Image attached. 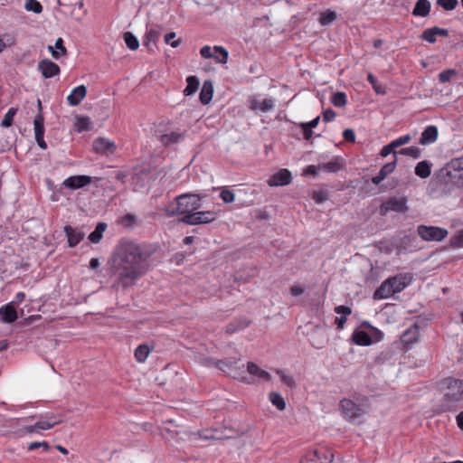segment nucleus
Here are the masks:
<instances>
[{
  "instance_id": "1",
  "label": "nucleus",
  "mask_w": 463,
  "mask_h": 463,
  "mask_svg": "<svg viewBox=\"0 0 463 463\" xmlns=\"http://www.w3.org/2000/svg\"><path fill=\"white\" fill-rule=\"evenodd\" d=\"M155 251L156 249L152 245L121 240L111 256L115 272L113 288L126 290L134 287L150 270V258Z\"/></svg>"
},
{
  "instance_id": "2",
  "label": "nucleus",
  "mask_w": 463,
  "mask_h": 463,
  "mask_svg": "<svg viewBox=\"0 0 463 463\" xmlns=\"http://www.w3.org/2000/svg\"><path fill=\"white\" fill-rule=\"evenodd\" d=\"M440 389L444 392V397L442 402L435 409V412L441 414L456 411L458 403L463 401V380L445 378L440 383Z\"/></svg>"
},
{
  "instance_id": "3",
  "label": "nucleus",
  "mask_w": 463,
  "mask_h": 463,
  "mask_svg": "<svg viewBox=\"0 0 463 463\" xmlns=\"http://www.w3.org/2000/svg\"><path fill=\"white\" fill-rule=\"evenodd\" d=\"M200 197L197 194H184L176 197L175 203H171L165 208L168 216L186 215L201 207Z\"/></svg>"
},
{
  "instance_id": "4",
  "label": "nucleus",
  "mask_w": 463,
  "mask_h": 463,
  "mask_svg": "<svg viewBox=\"0 0 463 463\" xmlns=\"http://www.w3.org/2000/svg\"><path fill=\"white\" fill-rule=\"evenodd\" d=\"M340 410L343 416L350 420L355 421L369 411L368 400L365 397L355 400L345 398L340 401Z\"/></svg>"
},
{
  "instance_id": "5",
  "label": "nucleus",
  "mask_w": 463,
  "mask_h": 463,
  "mask_svg": "<svg viewBox=\"0 0 463 463\" xmlns=\"http://www.w3.org/2000/svg\"><path fill=\"white\" fill-rule=\"evenodd\" d=\"M405 288V277L395 276L386 279L373 294L375 299H384Z\"/></svg>"
},
{
  "instance_id": "6",
  "label": "nucleus",
  "mask_w": 463,
  "mask_h": 463,
  "mask_svg": "<svg viewBox=\"0 0 463 463\" xmlns=\"http://www.w3.org/2000/svg\"><path fill=\"white\" fill-rule=\"evenodd\" d=\"M445 169L448 182L458 187H463V157L451 159Z\"/></svg>"
},
{
  "instance_id": "7",
  "label": "nucleus",
  "mask_w": 463,
  "mask_h": 463,
  "mask_svg": "<svg viewBox=\"0 0 463 463\" xmlns=\"http://www.w3.org/2000/svg\"><path fill=\"white\" fill-rule=\"evenodd\" d=\"M238 364L239 360L233 358L219 360L213 363V364L224 373L232 376L234 379L245 382L246 378L244 376V371L242 366H240Z\"/></svg>"
},
{
  "instance_id": "8",
  "label": "nucleus",
  "mask_w": 463,
  "mask_h": 463,
  "mask_svg": "<svg viewBox=\"0 0 463 463\" xmlns=\"http://www.w3.org/2000/svg\"><path fill=\"white\" fill-rule=\"evenodd\" d=\"M427 320L420 316L407 317V350L409 345L418 341L420 331L427 326Z\"/></svg>"
},
{
  "instance_id": "9",
  "label": "nucleus",
  "mask_w": 463,
  "mask_h": 463,
  "mask_svg": "<svg viewBox=\"0 0 463 463\" xmlns=\"http://www.w3.org/2000/svg\"><path fill=\"white\" fill-rule=\"evenodd\" d=\"M418 233L424 241H441L447 237L448 231L440 227L420 225Z\"/></svg>"
},
{
  "instance_id": "10",
  "label": "nucleus",
  "mask_w": 463,
  "mask_h": 463,
  "mask_svg": "<svg viewBox=\"0 0 463 463\" xmlns=\"http://www.w3.org/2000/svg\"><path fill=\"white\" fill-rule=\"evenodd\" d=\"M216 219V213L213 211L206 212H194L186 214L182 218L184 223L189 225H196L202 223H210Z\"/></svg>"
},
{
  "instance_id": "11",
  "label": "nucleus",
  "mask_w": 463,
  "mask_h": 463,
  "mask_svg": "<svg viewBox=\"0 0 463 463\" xmlns=\"http://www.w3.org/2000/svg\"><path fill=\"white\" fill-rule=\"evenodd\" d=\"M39 111L42 110V102L40 99L37 101ZM33 126H34V137L35 140L38 144V146L45 150L47 148V144L43 139L44 136V118L41 112H39L33 120Z\"/></svg>"
},
{
  "instance_id": "12",
  "label": "nucleus",
  "mask_w": 463,
  "mask_h": 463,
  "mask_svg": "<svg viewBox=\"0 0 463 463\" xmlns=\"http://www.w3.org/2000/svg\"><path fill=\"white\" fill-rule=\"evenodd\" d=\"M92 182L91 176L89 175H72L66 178L62 185L71 190H76L89 185Z\"/></svg>"
},
{
  "instance_id": "13",
  "label": "nucleus",
  "mask_w": 463,
  "mask_h": 463,
  "mask_svg": "<svg viewBox=\"0 0 463 463\" xmlns=\"http://www.w3.org/2000/svg\"><path fill=\"white\" fill-rule=\"evenodd\" d=\"M38 71L45 79H50L60 74V67L49 59H43L38 62Z\"/></svg>"
},
{
  "instance_id": "14",
  "label": "nucleus",
  "mask_w": 463,
  "mask_h": 463,
  "mask_svg": "<svg viewBox=\"0 0 463 463\" xmlns=\"http://www.w3.org/2000/svg\"><path fill=\"white\" fill-rule=\"evenodd\" d=\"M405 210V200L392 198L382 203L379 213L381 215H386L390 212L401 213Z\"/></svg>"
},
{
  "instance_id": "15",
  "label": "nucleus",
  "mask_w": 463,
  "mask_h": 463,
  "mask_svg": "<svg viewBox=\"0 0 463 463\" xmlns=\"http://www.w3.org/2000/svg\"><path fill=\"white\" fill-rule=\"evenodd\" d=\"M93 149L99 154L111 155L116 150V145L113 141L105 138L98 137L93 141Z\"/></svg>"
},
{
  "instance_id": "16",
  "label": "nucleus",
  "mask_w": 463,
  "mask_h": 463,
  "mask_svg": "<svg viewBox=\"0 0 463 463\" xmlns=\"http://www.w3.org/2000/svg\"><path fill=\"white\" fill-rule=\"evenodd\" d=\"M292 181L291 173L288 169H280L268 180L269 186H283Z\"/></svg>"
},
{
  "instance_id": "17",
  "label": "nucleus",
  "mask_w": 463,
  "mask_h": 463,
  "mask_svg": "<svg viewBox=\"0 0 463 463\" xmlns=\"http://www.w3.org/2000/svg\"><path fill=\"white\" fill-rule=\"evenodd\" d=\"M193 439H203V440H211V439H222L229 438L227 435H222L220 434V431L218 429H205L202 430H198L197 432L192 433Z\"/></svg>"
},
{
  "instance_id": "18",
  "label": "nucleus",
  "mask_w": 463,
  "mask_h": 463,
  "mask_svg": "<svg viewBox=\"0 0 463 463\" xmlns=\"http://www.w3.org/2000/svg\"><path fill=\"white\" fill-rule=\"evenodd\" d=\"M449 35V31L444 28H439L438 26H434L432 28H428L423 31L421 34V39L433 43L437 41V37H447Z\"/></svg>"
},
{
  "instance_id": "19",
  "label": "nucleus",
  "mask_w": 463,
  "mask_h": 463,
  "mask_svg": "<svg viewBox=\"0 0 463 463\" xmlns=\"http://www.w3.org/2000/svg\"><path fill=\"white\" fill-rule=\"evenodd\" d=\"M87 88L85 85H80L74 88L67 97L68 103L72 106H78L86 97Z\"/></svg>"
},
{
  "instance_id": "20",
  "label": "nucleus",
  "mask_w": 463,
  "mask_h": 463,
  "mask_svg": "<svg viewBox=\"0 0 463 463\" xmlns=\"http://www.w3.org/2000/svg\"><path fill=\"white\" fill-rule=\"evenodd\" d=\"M405 143V137H400L396 140L391 142L389 145L383 147L381 150V156L385 157L389 156L390 154L393 153V157L396 160L397 154L404 155L405 154V148H402L398 152H396L394 149L398 146L403 145Z\"/></svg>"
},
{
  "instance_id": "21",
  "label": "nucleus",
  "mask_w": 463,
  "mask_h": 463,
  "mask_svg": "<svg viewBox=\"0 0 463 463\" xmlns=\"http://www.w3.org/2000/svg\"><path fill=\"white\" fill-rule=\"evenodd\" d=\"M18 318L14 302L8 303L0 307V321L3 323H13Z\"/></svg>"
},
{
  "instance_id": "22",
  "label": "nucleus",
  "mask_w": 463,
  "mask_h": 463,
  "mask_svg": "<svg viewBox=\"0 0 463 463\" xmlns=\"http://www.w3.org/2000/svg\"><path fill=\"white\" fill-rule=\"evenodd\" d=\"M61 422V420H58L55 415L51 414L49 416L42 417L39 420H37L35 422V427L37 428V431L40 432L42 430H51Z\"/></svg>"
},
{
  "instance_id": "23",
  "label": "nucleus",
  "mask_w": 463,
  "mask_h": 463,
  "mask_svg": "<svg viewBox=\"0 0 463 463\" xmlns=\"http://www.w3.org/2000/svg\"><path fill=\"white\" fill-rule=\"evenodd\" d=\"M160 31L157 29H149L145 35L144 45L150 51L154 52L156 46V43L160 38Z\"/></svg>"
},
{
  "instance_id": "24",
  "label": "nucleus",
  "mask_w": 463,
  "mask_h": 463,
  "mask_svg": "<svg viewBox=\"0 0 463 463\" xmlns=\"http://www.w3.org/2000/svg\"><path fill=\"white\" fill-rule=\"evenodd\" d=\"M247 372L250 375L257 377L259 380L271 381L272 379L269 373L261 369L260 366H258L256 364L252 362H249L247 364Z\"/></svg>"
},
{
  "instance_id": "25",
  "label": "nucleus",
  "mask_w": 463,
  "mask_h": 463,
  "mask_svg": "<svg viewBox=\"0 0 463 463\" xmlns=\"http://www.w3.org/2000/svg\"><path fill=\"white\" fill-rule=\"evenodd\" d=\"M64 232L68 238V244L70 247H75L83 238L84 233L73 229L71 226H65Z\"/></svg>"
},
{
  "instance_id": "26",
  "label": "nucleus",
  "mask_w": 463,
  "mask_h": 463,
  "mask_svg": "<svg viewBox=\"0 0 463 463\" xmlns=\"http://www.w3.org/2000/svg\"><path fill=\"white\" fill-rule=\"evenodd\" d=\"M344 165V161L340 157H334L326 163H321L318 165V169L329 173L338 172Z\"/></svg>"
},
{
  "instance_id": "27",
  "label": "nucleus",
  "mask_w": 463,
  "mask_h": 463,
  "mask_svg": "<svg viewBox=\"0 0 463 463\" xmlns=\"http://www.w3.org/2000/svg\"><path fill=\"white\" fill-rule=\"evenodd\" d=\"M396 165V160L393 159L392 162L385 164L381 170L379 171L378 175L373 176L372 178V182L374 184H379L383 180H384L388 175L393 172Z\"/></svg>"
},
{
  "instance_id": "28",
  "label": "nucleus",
  "mask_w": 463,
  "mask_h": 463,
  "mask_svg": "<svg viewBox=\"0 0 463 463\" xmlns=\"http://www.w3.org/2000/svg\"><path fill=\"white\" fill-rule=\"evenodd\" d=\"M438 138V128L435 126L427 127L421 133L420 144L428 145L434 143Z\"/></svg>"
},
{
  "instance_id": "29",
  "label": "nucleus",
  "mask_w": 463,
  "mask_h": 463,
  "mask_svg": "<svg viewBox=\"0 0 463 463\" xmlns=\"http://www.w3.org/2000/svg\"><path fill=\"white\" fill-rule=\"evenodd\" d=\"M213 95V86L211 80H205L200 92V101L202 104L206 105L210 103Z\"/></svg>"
},
{
  "instance_id": "30",
  "label": "nucleus",
  "mask_w": 463,
  "mask_h": 463,
  "mask_svg": "<svg viewBox=\"0 0 463 463\" xmlns=\"http://www.w3.org/2000/svg\"><path fill=\"white\" fill-rule=\"evenodd\" d=\"M48 51L55 60H59L61 57L66 56L67 54V50L63 44V40L61 37L55 41L54 46H48Z\"/></svg>"
},
{
  "instance_id": "31",
  "label": "nucleus",
  "mask_w": 463,
  "mask_h": 463,
  "mask_svg": "<svg viewBox=\"0 0 463 463\" xmlns=\"http://www.w3.org/2000/svg\"><path fill=\"white\" fill-rule=\"evenodd\" d=\"M353 342L357 345L367 346L372 345V337L364 331L354 330L352 335Z\"/></svg>"
},
{
  "instance_id": "32",
  "label": "nucleus",
  "mask_w": 463,
  "mask_h": 463,
  "mask_svg": "<svg viewBox=\"0 0 463 463\" xmlns=\"http://www.w3.org/2000/svg\"><path fill=\"white\" fill-rule=\"evenodd\" d=\"M184 139L183 135L178 131H172L170 133L163 134L160 136L159 140L165 146H168L173 144L181 142Z\"/></svg>"
},
{
  "instance_id": "33",
  "label": "nucleus",
  "mask_w": 463,
  "mask_h": 463,
  "mask_svg": "<svg viewBox=\"0 0 463 463\" xmlns=\"http://www.w3.org/2000/svg\"><path fill=\"white\" fill-rule=\"evenodd\" d=\"M430 2L429 0H418L412 11V14L415 16L425 17L430 14Z\"/></svg>"
},
{
  "instance_id": "34",
  "label": "nucleus",
  "mask_w": 463,
  "mask_h": 463,
  "mask_svg": "<svg viewBox=\"0 0 463 463\" xmlns=\"http://www.w3.org/2000/svg\"><path fill=\"white\" fill-rule=\"evenodd\" d=\"M415 174L420 178H427L431 174V164L426 160L420 161L415 167Z\"/></svg>"
},
{
  "instance_id": "35",
  "label": "nucleus",
  "mask_w": 463,
  "mask_h": 463,
  "mask_svg": "<svg viewBox=\"0 0 463 463\" xmlns=\"http://www.w3.org/2000/svg\"><path fill=\"white\" fill-rule=\"evenodd\" d=\"M187 86L184 90L185 96H190L195 93L199 87V80L195 76H189L186 79Z\"/></svg>"
},
{
  "instance_id": "36",
  "label": "nucleus",
  "mask_w": 463,
  "mask_h": 463,
  "mask_svg": "<svg viewBox=\"0 0 463 463\" xmlns=\"http://www.w3.org/2000/svg\"><path fill=\"white\" fill-rule=\"evenodd\" d=\"M106 228H107L106 223H104V222L98 223L95 230L89 235V240L93 243L99 242Z\"/></svg>"
},
{
  "instance_id": "37",
  "label": "nucleus",
  "mask_w": 463,
  "mask_h": 463,
  "mask_svg": "<svg viewBox=\"0 0 463 463\" xmlns=\"http://www.w3.org/2000/svg\"><path fill=\"white\" fill-rule=\"evenodd\" d=\"M91 121L88 117H78L74 128L77 132L87 131L90 129Z\"/></svg>"
},
{
  "instance_id": "38",
  "label": "nucleus",
  "mask_w": 463,
  "mask_h": 463,
  "mask_svg": "<svg viewBox=\"0 0 463 463\" xmlns=\"http://www.w3.org/2000/svg\"><path fill=\"white\" fill-rule=\"evenodd\" d=\"M330 100L335 107L343 108L347 103V97L345 92L338 91L332 95Z\"/></svg>"
},
{
  "instance_id": "39",
  "label": "nucleus",
  "mask_w": 463,
  "mask_h": 463,
  "mask_svg": "<svg viewBox=\"0 0 463 463\" xmlns=\"http://www.w3.org/2000/svg\"><path fill=\"white\" fill-rule=\"evenodd\" d=\"M269 401L278 410L284 411L286 409L284 398L279 392H271L269 393Z\"/></svg>"
},
{
  "instance_id": "40",
  "label": "nucleus",
  "mask_w": 463,
  "mask_h": 463,
  "mask_svg": "<svg viewBox=\"0 0 463 463\" xmlns=\"http://www.w3.org/2000/svg\"><path fill=\"white\" fill-rule=\"evenodd\" d=\"M150 349L146 345H140L135 350V357L139 363H143L146 360Z\"/></svg>"
},
{
  "instance_id": "41",
  "label": "nucleus",
  "mask_w": 463,
  "mask_h": 463,
  "mask_svg": "<svg viewBox=\"0 0 463 463\" xmlns=\"http://www.w3.org/2000/svg\"><path fill=\"white\" fill-rule=\"evenodd\" d=\"M123 38H124V41H125L127 46L130 50L136 51L138 49L139 42L132 33H130V32L125 33L123 35Z\"/></svg>"
},
{
  "instance_id": "42",
  "label": "nucleus",
  "mask_w": 463,
  "mask_h": 463,
  "mask_svg": "<svg viewBox=\"0 0 463 463\" xmlns=\"http://www.w3.org/2000/svg\"><path fill=\"white\" fill-rule=\"evenodd\" d=\"M213 50L217 53L216 55H213L215 61L222 64L227 63L229 56L227 50L222 46H214Z\"/></svg>"
},
{
  "instance_id": "43",
  "label": "nucleus",
  "mask_w": 463,
  "mask_h": 463,
  "mask_svg": "<svg viewBox=\"0 0 463 463\" xmlns=\"http://www.w3.org/2000/svg\"><path fill=\"white\" fill-rule=\"evenodd\" d=\"M336 19V14L334 11L326 10L321 13L319 16V23L322 25H328Z\"/></svg>"
},
{
  "instance_id": "44",
  "label": "nucleus",
  "mask_w": 463,
  "mask_h": 463,
  "mask_svg": "<svg viewBox=\"0 0 463 463\" xmlns=\"http://www.w3.org/2000/svg\"><path fill=\"white\" fill-rule=\"evenodd\" d=\"M24 7L27 11H32L34 14H40L43 11V6L37 0H26Z\"/></svg>"
},
{
  "instance_id": "45",
  "label": "nucleus",
  "mask_w": 463,
  "mask_h": 463,
  "mask_svg": "<svg viewBox=\"0 0 463 463\" xmlns=\"http://www.w3.org/2000/svg\"><path fill=\"white\" fill-rule=\"evenodd\" d=\"M276 373L280 376L282 383L288 387L295 386V380L291 375L286 374L284 371L279 369L276 370Z\"/></svg>"
},
{
  "instance_id": "46",
  "label": "nucleus",
  "mask_w": 463,
  "mask_h": 463,
  "mask_svg": "<svg viewBox=\"0 0 463 463\" xmlns=\"http://www.w3.org/2000/svg\"><path fill=\"white\" fill-rule=\"evenodd\" d=\"M450 245L455 248H463V229L450 238Z\"/></svg>"
},
{
  "instance_id": "47",
  "label": "nucleus",
  "mask_w": 463,
  "mask_h": 463,
  "mask_svg": "<svg viewBox=\"0 0 463 463\" xmlns=\"http://www.w3.org/2000/svg\"><path fill=\"white\" fill-rule=\"evenodd\" d=\"M456 74H457V71H456V70H453V69L442 71L439 74V80L440 83L449 82L451 80V78L453 76H455Z\"/></svg>"
},
{
  "instance_id": "48",
  "label": "nucleus",
  "mask_w": 463,
  "mask_h": 463,
  "mask_svg": "<svg viewBox=\"0 0 463 463\" xmlns=\"http://www.w3.org/2000/svg\"><path fill=\"white\" fill-rule=\"evenodd\" d=\"M16 113V109H14V108H11L6 113L5 115L4 116V118L2 120V123L1 125L4 127V128H8L12 125L13 123V120H14V117Z\"/></svg>"
},
{
  "instance_id": "49",
  "label": "nucleus",
  "mask_w": 463,
  "mask_h": 463,
  "mask_svg": "<svg viewBox=\"0 0 463 463\" xmlns=\"http://www.w3.org/2000/svg\"><path fill=\"white\" fill-rule=\"evenodd\" d=\"M458 4V0H437V5L441 6L446 11L454 10Z\"/></svg>"
},
{
  "instance_id": "50",
  "label": "nucleus",
  "mask_w": 463,
  "mask_h": 463,
  "mask_svg": "<svg viewBox=\"0 0 463 463\" xmlns=\"http://www.w3.org/2000/svg\"><path fill=\"white\" fill-rule=\"evenodd\" d=\"M175 36H176V34L174 32L166 33L165 35V43L166 44H169L173 48L178 47L180 45V43H181V39L174 40L175 38Z\"/></svg>"
},
{
  "instance_id": "51",
  "label": "nucleus",
  "mask_w": 463,
  "mask_h": 463,
  "mask_svg": "<svg viewBox=\"0 0 463 463\" xmlns=\"http://www.w3.org/2000/svg\"><path fill=\"white\" fill-rule=\"evenodd\" d=\"M220 197L226 203H232L235 200L234 193L229 189H222Z\"/></svg>"
},
{
  "instance_id": "52",
  "label": "nucleus",
  "mask_w": 463,
  "mask_h": 463,
  "mask_svg": "<svg viewBox=\"0 0 463 463\" xmlns=\"http://www.w3.org/2000/svg\"><path fill=\"white\" fill-rule=\"evenodd\" d=\"M43 449V450L48 451L50 449V445L46 441H34L31 442L28 445V450H34L36 449Z\"/></svg>"
},
{
  "instance_id": "53",
  "label": "nucleus",
  "mask_w": 463,
  "mask_h": 463,
  "mask_svg": "<svg viewBox=\"0 0 463 463\" xmlns=\"http://www.w3.org/2000/svg\"><path fill=\"white\" fill-rule=\"evenodd\" d=\"M260 110L262 112H268L274 108V100L272 99H266L260 101Z\"/></svg>"
},
{
  "instance_id": "54",
  "label": "nucleus",
  "mask_w": 463,
  "mask_h": 463,
  "mask_svg": "<svg viewBox=\"0 0 463 463\" xmlns=\"http://www.w3.org/2000/svg\"><path fill=\"white\" fill-rule=\"evenodd\" d=\"M136 222L137 217L132 214H127L121 220V223L126 227L133 226L136 223Z\"/></svg>"
},
{
  "instance_id": "55",
  "label": "nucleus",
  "mask_w": 463,
  "mask_h": 463,
  "mask_svg": "<svg viewBox=\"0 0 463 463\" xmlns=\"http://www.w3.org/2000/svg\"><path fill=\"white\" fill-rule=\"evenodd\" d=\"M312 198L317 203H322L327 199L326 194L324 191H315L312 194Z\"/></svg>"
},
{
  "instance_id": "56",
  "label": "nucleus",
  "mask_w": 463,
  "mask_h": 463,
  "mask_svg": "<svg viewBox=\"0 0 463 463\" xmlns=\"http://www.w3.org/2000/svg\"><path fill=\"white\" fill-rule=\"evenodd\" d=\"M335 312L341 316H349L352 313V309L347 306H337L335 307Z\"/></svg>"
},
{
  "instance_id": "57",
  "label": "nucleus",
  "mask_w": 463,
  "mask_h": 463,
  "mask_svg": "<svg viewBox=\"0 0 463 463\" xmlns=\"http://www.w3.org/2000/svg\"><path fill=\"white\" fill-rule=\"evenodd\" d=\"M343 137L347 142H354L355 141V134L353 129L346 128L343 132Z\"/></svg>"
},
{
  "instance_id": "58",
  "label": "nucleus",
  "mask_w": 463,
  "mask_h": 463,
  "mask_svg": "<svg viewBox=\"0 0 463 463\" xmlns=\"http://www.w3.org/2000/svg\"><path fill=\"white\" fill-rule=\"evenodd\" d=\"M200 54L204 59H209V58L213 57V54L212 52V48L208 45L202 47V49L200 50Z\"/></svg>"
},
{
  "instance_id": "59",
  "label": "nucleus",
  "mask_w": 463,
  "mask_h": 463,
  "mask_svg": "<svg viewBox=\"0 0 463 463\" xmlns=\"http://www.w3.org/2000/svg\"><path fill=\"white\" fill-rule=\"evenodd\" d=\"M335 116L336 113L331 109L325 110L323 113V118L326 122L332 121L335 118Z\"/></svg>"
},
{
  "instance_id": "60",
  "label": "nucleus",
  "mask_w": 463,
  "mask_h": 463,
  "mask_svg": "<svg viewBox=\"0 0 463 463\" xmlns=\"http://www.w3.org/2000/svg\"><path fill=\"white\" fill-rule=\"evenodd\" d=\"M346 321H347V316L336 317L335 319V323L337 326V329L338 330L344 329V326H345V324Z\"/></svg>"
},
{
  "instance_id": "61",
  "label": "nucleus",
  "mask_w": 463,
  "mask_h": 463,
  "mask_svg": "<svg viewBox=\"0 0 463 463\" xmlns=\"http://www.w3.org/2000/svg\"><path fill=\"white\" fill-rule=\"evenodd\" d=\"M304 291L305 289L301 286L295 285L290 288V293L295 297L301 296Z\"/></svg>"
},
{
  "instance_id": "62",
  "label": "nucleus",
  "mask_w": 463,
  "mask_h": 463,
  "mask_svg": "<svg viewBox=\"0 0 463 463\" xmlns=\"http://www.w3.org/2000/svg\"><path fill=\"white\" fill-rule=\"evenodd\" d=\"M407 156L418 158L420 156V149L414 146L407 147Z\"/></svg>"
},
{
  "instance_id": "63",
  "label": "nucleus",
  "mask_w": 463,
  "mask_h": 463,
  "mask_svg": "<svg viewBox=\"0 0 463 463\" xmlns=\"http://www.w3.org/2000/svg\"><path fill=\"white\" fill-rule=\"evenodd\" d=\"M362 326H363L370 327V328L373 331V333H374V336H375V340H376V341H380V340L383 338V333H382L381 331H379L378 329H376V328H374V327L371 326L369 325V323L364 322Z\"/></svg>"
},
{
  "instance_id": "64",
  "label": "nucleus",
  "mask_w": 463,
  "mask_h": 463,
  "mask_svg": "<svg viewBox=\"0 0 463 463\" xmlns=\"http://www.w3.org/2000/svg\"><path fill=\"white\" fill-rule=\"evenodd\" d=\"M319 120H320V118L319 117H317L316 118H314L313 120L309 121V122H307V123H301L299 125V127H307L309 128H316L318 123H319Z\"/></svg>"
}]
</instances>
